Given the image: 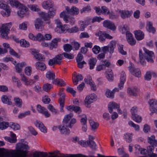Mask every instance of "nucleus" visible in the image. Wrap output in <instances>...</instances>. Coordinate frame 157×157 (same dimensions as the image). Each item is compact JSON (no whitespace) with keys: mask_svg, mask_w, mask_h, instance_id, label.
Instances as JSON below:
<instances>
[{"mask_svg":"<svg viewBox=\"0 0 157 157\" xmlns=\"http://www.w3.org/2000/svg\"><path fill=\"white\" fill-rule=\"evenodd\" d=\"M11 138L7 137L6 138V140L10 143H14L16 142L17 139L16 135L15 134L13 133L12 132H11Z\"/></svg>","mask_w":157,"mask_h":157,"instance_id":"a878e982","label":"nucleus"},{"mask_svg":"<svg viewBox=\"0 0 157 157\" xmlns=\"http://www.w3.org/2000/svg\"><path fill=\"white\" fill-rule=\"evenodd\" d=\"M128 124L130 126L134 128L136 130H139L140 127L138 125L135 124L131 121H130L128 122Z\"/></svg>","mask_w":157,"mask_h":157,"instance_id":"864d4df0","label":"nucleus"},{"mask_svg":"<svg viewBox=\"0 0 157 157\" xmlns=\"http://www.w3.org/2000/svg\"><path fill=\"white\" fill-rule=\"evenodd\" d=\"M130 71L133 75L138 78L141 76V72L139 69H136L134 67H132L130 69Z\"/></svg>","mask_w":157,"mask_h":157,"instance_id":"412c9836","label":"nucleus"},{"mask_svg":"<svg viewBox=\"0 0 157 157\" xmlns=\"http://www.w3.org/2000/svg\"><path fill=\"white\" fill-rule=\"evenodd\" d=\"M148 143L151 145V146H157V140L155 139V136H151L148 138Z\"/></svg>","mask_w":157,"mask_h":157,"instance_id":"4be33fe9","label":"nucleus"},{"mask_svg":"<svg viewBox=\"0 0 157 157\" xmlns=\"http://www.w3.org/2000/svg\"><path fill=\"white\" fill-rule=\"evenodd\" d=\"M97 60L96 58H92L89 60V64L90 65V69H92L96 64Z\"/></svg>","mask_w":157,"mask_h":157,"instance_id":"c85d7f7f","label":"nucleus"},{"mask_svg":"<svg viewBox=\"0 0 157 157\" xmlns=\"http://www.w3.org/2000/svg\"><path fill=\"white\" fill-rule=\"evenodd\" d=\"M36 68L41 71H44L46 67L45 64L42 62H38L36 63Z\"/></svg>","mask_w":157,"mask_h":157,"instance_id":"b1692460","label":"nucleus"},{"mask_svg":"<svg viewBox=\"0 0 157 157\" xmlns=\"http://www.w3.org/2000/svg\"><path fill=\"white\" fill-rule=\"evenodd\" d=\"M132 117L133 120L138 123L140 122L142 120L141 117L137 114L132 116Z\"/></svg>","mask_w":157,"mask_h":157,"instance_id":"ea45409f","label":"nucleus"},{"mask_svg":"<svg viewBox=\"0 0 157 157\" xmlns=\"http://www.w3.org/2000/svg\"><path fill=\"white\" fill-rule=\"evenodd\" d=\"M132 133H127L124 134V138L126 140V141L128 143H130L132 140Z\"/></svg>","mask_w":157,"mask_h":157,"instance_id":"a19ab883","label":"nucleus"},{"mask_svg":"<svg viewBox=\"0 0 157 157\" xmlns=\"http://www.w3.org/2000/svg\"><path fill=\"white\" fill-rule=\"evenodd\" d=\"M119 52L122 55L126 54V52L124 51L123 49V45H119L118 46Z\"/></svg>","mask_w":157,"mask_h":157,"instance_id":"6e6d98bb","label":"nucleus"},{"mask_svg":"<svg viewBox=\"0 0 157 157\" xmlns=\"http://www.w3.org/2000/svg\"><path fill=\"white\" fill-rule=\"evenodd\" d=\"M10 123L2 121L0 123V129L3 130L9 126Z\"/></svg>","mask_w":157,"mask_h":157,"instance_id":"f704fd0d","label":"nucleus"},{"mask_svg":"<svg viewBox=\"0 0 157 157\" xmlns=\"http://www.w3.org/2000/svg\"><path fill=\"white\" fill-rule=\"evenodd\" d=\"M147 30L150 32L154 33L155 32V28L152 26V23L150 21H147Z\"/></svg>","mask_w":157,"mask_h":157,"instance_id":"bb28decb","label":"nucleus"},{"mask_svg":"<svg viewBox=\"0 0 157 157\" xmlns=\"http://www.w3.org/2000/svg\"><path fill=\"white\" fill-rule=\"evenodd\" d=\"M86 143L87 145L92 149L94 150L96 149V144L94 141L90 139H89L86 141Z\"/></svg>","mask_w":157,"mask_h":157,"instance_id":"c756f323","label":"nucleus"},{"mask_svg":"<svg viewBox=\"0 0 157 157\" xmlns=\"http://www.w3.org/2000/svg\"><path fill=\"white\" fill-rule=\"evenodd\" d=\"M32 54L33 55L35 58L38 60H41L43 59L42 55L38 52L33 51Z\"/></svg>","mask_w":157,"mask_h":157,"instance_id":"473e14b6","label":"nucleus"},{"mask_svg":"<svg viewBox=\"0 0 157 157\" xmlns=\"http://www.w3.org/2000/svg\"><path fill=\"white\" fill-rule=\"evenodd\" d=\"M101 13L105 15H108L109 12V9L105 6H102L101 9Z\"/></svg>","mask_w":157,"mask_h":157,"instance_id":"49530a36","label":"nucleus"},{"mask_svg":"<svg viewBox=\"0 0 157 157\" xmlns=\"http://www.w3.org/2000/svg\"><path fill=\"white\" fill-rule=\"evenodd\" d=\"M79 31V28L76 26H74L69 29V32L71 33H75Z\"/></svg>","mask_w":157,"mask_h":157,"instance_id":"4d7b16f0","label":"nucleus"},{"mask_svg":"<svg viewBox=\"0 0 157 157\" xmlns=\"http://www.w3.org/2000/svg\"><path fill=\"white\" fill-rule=\"evenodd\" d=\"M14 100L17 106L19 107H21L22 101L21 99L19 98L15 97L14 98Z\"/></svg>","mask_w":157,"mask_h":157,"instance_id":"4c0bfd02","label":"nucleus"},{"mask_svg":"<svg viewBox=\"0 0 157 157\" xmlns=\"http://www.w3.org/2000/svg\"><path fill=\"white\" fill-rule=\"evenodd\" d=\"M46 77L49 80H52L53 83H55V74L52 71H49L47 72Z\"/></svg>","mask_w":157,"mask_h":157,"instance_id":"f3484780","label":"nucleus"},{"mask_svg":"<svg viewBox=\"0 0 157 157\" xmlns=\"http://www.w3.org/2000/svg\"><path fill=\"white\" fill-rule=\"evenodd\" d=\"M36 40L40 41L44 40V36L40 33H38L36 36Z\"/></svg>","mask_w":157,"mask_h":157,"instance_id":"8fccbe9b","label":"nucleus"},{"mask_svg":"<svg viewBox=\"0 0 157 157\" xmlns=\"http://www.w3.org/2000/svg\"><path fill=\"white\" fill-rule=\"evenodd\" d=\"M63 58V54H58L53 59H50L48 61V64L50 66H52L55 64L59 65L61 64Z\"/></svg>","mask_w":157,"mask_h":157,"instance_id":"1a4fd4ad","label":"nucleus"},{"mask_svg":"<svg viewBox=\"0 0 157 157\" xmlns=\"http://www.w3.org/2000/svg\"><path fill=\"white\" fill-rule=\"evenodd\" d=\"M63 49L66 52H70L72 49V47L70 44H65L63 46Z\"/></svg>","mask_w":157,"mask_h":157,"instance_id":"37998d69","label":"nucleus"},{"mask_svg":"<svg viewBox=\"0 0 157 157\" xmlns=\"http://www.w3.org/2000/svg\"><path fill=\"white\" fill-rule=\"evenodd\" d=\"M17 150L15 152L11 150L10 153L7 152L5 155L6 157H9L10 155L12 157H26L28 151L27 150L30 149L29 146L21 143H19L16 144Z\"/></svg>","mask_w":157,"mask_h":157,"instance_id":"f257e3e1","label":"nucleus"},{"mask_svg":"<svg viewBox=\"0 0 157 157\" xmlns=\"http://www.w3.org/2000/svg\"><path fill=\"white\" fill-rule=\"evenodd\" d=\"M35 125L36 127L38 128L42 132L44 133L47 132V129L41 122L36 120Z\"/></svg>","mask_w":157,"mask_h":157,"instance_id":"dca6fc26","label":"nucleus"},{"mask_svg":"<svg viewBox=\"0 0 157 157\" xmlns=\"http://www.w3.org/2000/svg\"><path fill=\"white\" fill-rule=\"evenodd\" d=\"M151 72L150 71L147 72L144 76L145 79L147 81H149L151 79Z\"/></svg>","mask_w":157,"mask_h":157,"instance_id":"680f3d73","label":"nucleus"},{"mask_svg":"<svg viewBox=\"0 0 157 157\" xmlns=\"http://www.w3.org/2000/svg\"><path fill=\"white\" fill-rule=\"evenodd\" d=\"M119 108V104H117L113 101L110 102L108 106V110L110 113H111L113 112V109Z\"/></svg>","mask_w":157,"mask_h":157,"instance_id":"2eb2a0df","label":"nucleus"},{"mask_svg":"<svg viewBox=\"0 0 157 157\" xmlns=\"http://www.w3.org/2000/svg\"><path fill=\"white\" fill-rule=\"evenodd\" d=\"M48 109L50 111L53 113L56 114L58 113L59 112L51 104H49L48 105Z\"/></svg>","mask_w":157,"mask_h":157,"instance_id":"c03bdc74","label":"nucleus"},{"mask_svg":"<svg viewBox=\"0 0 157 157\" xmlns=\"http://www.w3.org/2000/svg\"><path fill=\"white\" fill-rule=\"evenodd\" d=\"M20 44L22 47H28L29 46V44L24 39H22L20 41Z\"/></svg>","mask_w":157,"mask_h":157,"instance_id":"a18cd8bd","label":"nucleus"},{"mask_svg":"<svg viewBox=\"0 0 157 157\" xmlns=\"http://www.w3.org/2000/svg\"><path fill=\"white\" fill-rule=\"evenodd\" d=\"M25 74L29 76L31 73V68L30 67H27L25 68Z\"/></svg>","mask_w":157,"mask_h":157,"instance_id":"0e129e2a","label":"nucleus"},{"mask_svg":"<svg viewBox=\"0 0 157 157\" xmlns=\"http://www.w3.org/2000/svg\"><path fill=\"white\" fill-rule=\"evenodd\" d=\"M103 20V19L100 17L96 16L93 17L92 19H90V20H91L92 23H94L96 21L100 22Z\"/></svg>","mask_w":157,"mask_h":157,"instance_id":"3c124183","label":"nucleus"},{"mask_svg":"<svg viewBox=\"0 0 157 157\" xmlns=\"http://www.w3.org/2000/svg\"><path fill=\"white\" fill-rule=\"evenodd\" d=\"M30 111H28L24 113H20L18 116V118L19 119H21L27 115H30Z\"/></svg>","mask_w":157,"mask_h":157,"instance_id":"09e8293b","label":"nucleus"},{"mask_svg":"<svg viewBox=\"0 0 157 157\" xmlns=\"http://www.w3.org/2000/svg\"><path fill=\"white\" fill-rule=\"evenodd\" d=\"M1 13L3 16L7 17L9 16L10 14V11L9 9V7H8V8H7L6 9H3V10L1 11Z\"/></svg>","mask_w":157,"mask_h":157,"instance_id":"58836bf2","label":"nucleus"},{"mask_svg":"<svg viewBox=\"0 0 157 157\" xmlns=\"http://www.w3.org/2000/svg\"><path fill=\"white\" fill-rule=\"evenodd\" d=\"M62 54L64 56L65 58L69 59H72L74 58V55L72 54H68L67 53L64 52Z\"/></svg>","mask_w":157,"mask_h":157,"instance_id":"13d9d810","label":"nucleus"},{"mask_svg":"<svg viewBox=\"0 0 157 157\" xmlns=\"http://www.w3.org/2000/svg\"><path fill=\"white\" fill-rule=\"evenodd\" d=\"M126 79V75L123 71H122L121 73L120 82L118 83V88H115L113 89V92L114 93L115 92L118 91L119 90H121L123 87V85Z\"/></svg>","mask_w":157,"mask_h":157,"instance_id":"0eeeda50","label":"nucleus"},{"mask_svg":"<svg viewBox=\"0 0 157 157\" xmlns=\"http://www.w3.org/2000/svg\"><path fill=\"white\" fill-rule=\"evenodd\" d=\"M127 41L128 44L131 46L134 45L136 43V40L133 37L129 39Z\"/></svg>","mask_w":157,"mask_h":157,"instance_id":"338daca9","label":"nucleus"},{"mask_svg":"<svg viewBox=\"0 0 157 157\" xmlns=\"http://www.w3.org/2000/svg\"><path fill=\"white\" fill-rule=\"evenodd\" d=\"M12 25L11 22L3 24L2 28L0 30V35H1L3 38L7 39L8 38V34L9 33L10 29Z\"/></svg>","mask_w":157,"mask_h":157,"instance_id":"39448f33","label":"nucleus"},{"mask_svg":"<svg viewBox=\"0 0 157 157\" xmlns=\"http://www.w3.org/2000/svg\"><path fill=\"white\" fill-rule=\"evenodd\" d=\"M58 95H59L60 97L59 99V103H64V101L65 100V95L64 94L59 93Z\"/></svg>","mask_w":157,"mask_h":157,"instance_id":"bf43d9fd","label":"nucleus"},{"mask_svg":"<svg viewBox=\"0 0 157 157\" xmlns=\"http://www.w3.org/2000/svg\"><path fill=\"white\" fill-rule=\"evenodd\" d=\"M144 51L145 53L144 55L142 52V51L140 50L139 51V57L140 63L143 65H145L146 64V62L145 61V59L147 61L151 63H153L154 60L152 58L154 56L153 52L151 51H149L145 48H144Z\"/></svg>","mask_w":157,"mask_h":157,"instance_id":"7ed1b4c3","label":"nucleus"},{"mask_svg":"<svg viewBox=\"0 0 157 157\" xmlns=\"http://www.w3.org/2000/svg\"><path fill=\"white\" fill-rule=\"evenodd\" d=\"M26 65L25 62H22L20 63H17L16 66V69L18 73L21 72L22 68Z\"/></svg>","mask_w":157,"mask_h":157,"instance_id":"cd10ccee","label":"nucleus"},{"mask_svg":"<svg viewBox=\"0 0 157 157\" xmlns=\"http://www.w3.org/2000/svg\"><path fill=\"white\" fill-rule=\"evenodd\" d=\"M90 126L92 130H94L96 129L99 126V124L94 122L91 119L89 120Z\"/></svg>","mask_w":157,"mask_h":157,"instance_id":"7c9ffc66","label":"nucleus"},{"mask_svg":"<svg viewBox=\"0 0 157 157\" xmlns=\"http://www.w3.org/2000/svg\"><path fill=\"white\" fill-rule=\"evenodd\" d=\"M73 75L75 78H73V82L75 85H77L78 82L82 80L83 79V77L80 74H78L77 75L75 74Z\"/></svg>","mask_w":157,"mask_h":157,"instance_id":"393cba45","label":"nucleus"},{"mask_svg":"<svg viewBox=\"0 0 157 157\" xmlns=\"http://www.w3.org/2000/svg\"><path fill=\"white\" fill-rule=\"evenodd\" d=\"M103 26L113 30H115L116 27L114 24L109 20H105L103 22Z\"/></svg>","mask_w":157,"mask_h":157,"instance_id":"4468645a","label":"nucleus"},{"mask_svg":"<svg viewBox=\"0 0 157 157\" xmlns=\"http://www.w3.org/2000/svg\"><path fill=\"white\" fill-rule=\"evenodd\" d=\"M43 7L46 9H49L54 6L53 2L51 0H48L46 2H44L42 4Z\"/></svg>","mask_w":157,"mask_h":157,"instance_id":"aec40b11","label":"nucleus"},{"mask_svg":"<svg viewBox=\"0 0 157 157\" xmlns=\"http://www.w3.org/2000/svg\"><path fill=\"white\" fill-rule=\"evenodd\" d=\"M2 101L4 103L9 105L12 104V102L10 101L7 97L6 95H3L2 97Z\"/></svg>","mask_w":157,"mask_h":157,"instance_id":"c9c22d12","label":"nucleus"},{"mask_svg":"<svg viewBox=\"0 0 157 157\" xmlns=\"http://www.w3.org/2000/svg\"><path fill=\"white\" fill-rule=\"evenodd\" d=\"M9 3L13 7H16L20 9V10L18 12V14L20 17H23V15L28 11V8L24 5L21 4L18 1L9 0Z\"/></svg>","mask_w":157,"mask_h":157,"instance_id":"20e7f679","label":"nucleus"},{"mask_svg":"<svg viewBox=\"0 0 157 157\" xmlns=\"http://www.w3.org/2000/svg\"><path fill=\"white\" fill-rule=\"evenodd\" d=\"M105 94L107 98H111L113 97L114 92L108 89L106 90Z\"/></svg>","mask_w":157,"mask_h":157,"instance_id":"603ef678","label":"nucleus"},{"mask_svg":"<svg viewBox=\"0 0 157 157\" xmlns=\"http://www.w3.org/2000/svg\"><path fill=\"white\" fill-rule=\"evenodd\" d=\"M72 114H68L65 116L63 121V125L59 126L58 128L61 133L63 134H69L70 133L69 129L66 128H71L74 124L76 123V120L75 118L71 119L73 117Z\"/></svg>","mask_w":157,"mask_h":157,"instance_id":"f03ea898","label":"nucleus"},{"mask_svg":"<svg viewBox=\"0 0 157 157\" xmlns=\"http://www.w3.org/2000/svg\"><path fill=\"white\" fill-rule=\"evenodd\" d=\"M60 41V39L59 38H56L53 39L49 44L50 45V49L52 50L53 48H56L57 46V44Z\"/></svg>","mask_w":157,"mask_h":157,"instance_id":"a211bd4d","label":"nucleus"},{"mask_svg":"<svg viewBox=\"0 0 157 157\" xmlns=\"http://www.w3.org/2000/svg\"><path fill=\"white\" fill-rule=\"evenodd\" d=\"M92 51L94 54H98L100 51V48L98 46L95 45L92 48Z\"/></svg>","mask_w":157,"mask_h":157,"instance_id":"5fc2aeb1","label":"nucleus"},{"mask_svg":"<svg viewBox=\"0 0 157 157\" xmlns=\"http://www.w3.org/2000/svg\"><path fill=\"white\" fill-rule=\"evenodd\" d=\"M29 8L32 11H38L40 10L38 6L35 5H30L28 6Z\"/></svg>","mask_w":157,"mask_h":157,"instance_id":"de8ad7c7","label":"nucleus"},{"mask_svg":"<svg viewBox=\"0 0 157 157\" xmlns=\"http://www.w3.org/2000/svg\"><path fill=\"white\" fill-rule=\"evenodd\" d=\"M137 91L136 88H134L133 90H132L130 88H129L128 89L127 92L129 95L135 96L136 95Z\"/></svg>","mask_w":157,"mask_h":157,"instance_id":"79ce46f5","label":"nucleus"},{"mask_svg":"<svg viewBox=\"0 0 157 157\" xmlns=\"http://www.w3.org/2000/svg\"><path fill=\"white\" fill-rule=\"evenodd\" d=\"M52 87V86L50 84L46 83L44 84L43 86V89L44 91L48 92Z\"/></svg>","mask_w":157,"mask_h":157,"instance_id":"2f4dec72","label":"nucleus"},{"mask_svg":"<svg viewBox=\"0 0 157 157\" xmlns=\"http://www.w3.org/2000/svg\"><path fill=\"white\" fill-rule=\"evenodd\" d=\"M60 17H63V20L66 23H69L71 25H73L75 22V19L74 17H71L66 15L65 12H62L60 14Z\"/></svg>","mask_w":157,"mask_h":157,"instance_id":"6e6552de","label":"nucleus"},{"mask_svg":"<svg viewBox=\"0 0 157 157\" xmlns=\"http://www.w3.org/2000/svg\"><path fill=\"white\" fill-rule=\"evenodd\" d=\"M116 44L115 41H111L108 45L102 47L101 50L103 52L106 53L107 52H109L110 54H112L114 52Z\"/></svg>","mask_w":157,"mask_h":157,"instance_id":"423d86ee","label":"nucleus"},{"mask_svg":"<svg viewBox=\"0 0 157 157\" xmlns=\"http://www.w3.org/2000/svg\"><path fill=\"white\" fill-rule=\"evenodd\" d=\"M119 13L121 17L123 19L129 17L132 15V12L128 10H119Z\"/></svg>","mask_w":157,"mask_h":157,"instance_id":"ddd939ff","label":"nucleus"},{"mask_svg":"<svg viewBox=\"0 0 157 157\" xmlns=\"http://www.w3.org/2000/svg\"><path fill=\"white\" fill-rule=\"evenodd\" d=\"M149 103L150 105V107H154L157 105V100L155 99H152L149 101Z\"/></svg>","mask_w":157,"mask_h":157,"instance_id":"052dcab7","label":"nucleus"},{"mask_svg":"<svg viewBox=\"0 0 157 157\" xmlns=\"http://www.w3.org/2000/svg\"><path fill=\"white\" fill-rule=\"evenodd\" d=\"M51 100L48 96H45L42 98V101L45 104H48L50 102Z\"/></svg>","mask_w":157,"mask_h":157,"instance_id":"69168bd1","label":"nucleus"},{"mask_svg":"<svg viewBox=\"0 0 157 157\" xmlns=\"http://www.w3.org/2000/svg\"><path fill=\"white\" fill-rule=\"evenodd\" d=\"M63 155L62 157H81L79 156H77L78 154H62Z\"/></svg>","mask_w":157,"mask_h":157,"instance_id":"774afa93","label":"nucleus"},{"mask_svg":"<svg viewBox=\"0 0 157 157\" xmlns=\"http://www.w3.org/2000/svg\"><path fill=\"white\" fill-rule=\"evenodd\" d=\"M134 34L135 37L137 40H141L144 38V34L140 30L135 31Z\"/></svg>","mask_w":157,"mask_h":157,"instance_id":"6ab92c4d","label":"nucleus"},{"mask_svg":"<svg viewBox=\"0 0 157 157\" xmlns=\"http://www.w3.org/2000/svg\"><path fill=\"white\" fill-rule=\"evenodd\" d=\"M55 83L53 84H57L60 86H63L66 85L65 82L62 79L56 78L55 80Z\"/></svg>","mask_w":157,"mask_h":157,"instance_id":"e433bc0d","label":"nucleus"},{"mask_svg":"<svg viewBox=\"0 0 157 157\" xmlns=\"http://www.w3.org/2000/svg\"><path fill=\"white\" fill-rule=\"evenodd\" d=\"M9 126L15 130H18L20 128V126L18 124H15L13 122L10 123Z\"/></svg>","mask_w":157,"mask_h":157,"instance_id":"72a5a7b5","label":"nucleus"},{"mask_svg":"<svg viewBox=\"0 0 157 157\" xmlns=\"http://www.w3.org/2000/svg\"><path fill=\"white\" fill-rule=\"evenodd\" d=\"M35 26L36 29H41L43 23V21L40 18L36 19L35 22Z\"/></svg>","mask_w":157,"mask_h":157,"instance_id":"5701e85b","label":"nucleus"},{"mask_svg":"<svg viewBox=\"0 0 157 157\" xmlns=\"http://www.w3.org/2000/svg\"><path fill=\"white\" fill-rule=\"evenodd\" d=\"M65 9L67 13L72 15H77L79 13V9L74 6H72L71 8L68 6H66Z\"/></svg>","mask_w":157,"mask_h":157,"instance_id":"f8f14e48","label":"nucleus"},{"mask_svg":"<svg viewBox=\"0 0 157 157\" xmlns=\"http://www.w3.org/2000/svg\"><path fill=\"white\" fill-rule=\"evenodd\" d=\"M56 10H54L49 11L48 13L44 12L40 13V17L44 21L48 20L51 17L53 16L55 13Z\"/></svg>","mask_w":157,"mask_h":157,"instance_id":"9b49d317","label":"nucleus"},{"mask_svg":"<svg viewBox=\"0 0 157 157\" xmlns=\"http://www.w3.org/2000/svg\"><path fill=\"white\" fill-rule=\"evenodd\" d=\"M96 100L97 96L94 94H91L86 96L84 100L86 106L88 108H90V104L95 101Z\"/></svg>","mask_w":157,"mask_h":157,"instance_id":"9d476101","label":"nucleus"},{"mask_svg":"<svg viewBox=\"0 0 157 157\" xmlns=\"http://www.w3.org/2000/svg\"><path fill=\"white\" fill-rule=\"evenodd\" d=\"M30 132L33 135L35 136L37 134V132L35 129L32 126H29L28 128Z\"/></svg>","mask_w":157,"mask_h":157,"instance_id":"e2e57ef3","label":"nucleus"}]
</instances>
